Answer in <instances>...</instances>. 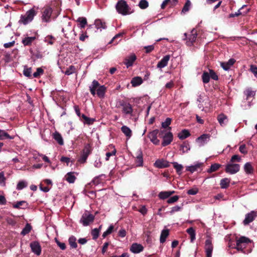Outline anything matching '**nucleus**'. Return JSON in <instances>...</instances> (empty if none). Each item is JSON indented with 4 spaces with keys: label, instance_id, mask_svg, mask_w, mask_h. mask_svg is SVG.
Masks as SVG:
<instances>
[{
    "label": "nucleus",
    "instance_id": "0eeeda50",
    "mask_svg": "<svg viewBox=\"0 0 257 257\" xmlns=\"http://www.w3.org/2000/svg\"><path fill=\"white\" fill-rule=\"evenodd\" d=\"M239 170L240 165L239 164L229 162L226 165L225 171L227 173L234 174L238 172Z\"/></svg>",
    "mask_w": 257,
    "mask_h": 257
},
{
    "label": "nucleus",
    "instance_id": "13d9d810",
    "mask_svg": "<svg viewBox=\"0 0 257 257\" xmlns=\"http://www.w3.org/2000/svg\"><path fill=\"white\" fill-rule=\"evenodd\" d=\"M190 5H191V2H190V1L187 0V2L185 3V4L182 9V12L183 13L188 12L189 10V7H190Z\"/></svg>",
    "mask_w": 257,
    "mask_h": 257
},
{
    "label": "nucleus",
    "instance_id": "052dcab7",
    "mask_svg": "<svg viewBox=\"0 0 257 257\" xmlns=\"http://www.w3.org/2000/svg\"><path fill=\"white\" fill-rule=\"evenodd\" d=\"M179 196L177 195L174 196L173 197H170L168 199L167 202L169 204L173 203L176 201H177L179 199Z\"/></svg>",
    "mask_w": 257,
    "mask_h": 257
},
{
    "label": "nucleus",
    "instance_id": "a211bd4d",
    "mask_svg": "<svg viewBox=\"0 0 257 257\" xmlns=\"http://www.w3.org/2000/svg\"><path fill=\"white\" fill-rule=\"evenodd\" d=\"M154 166L158 168H164L169 167L170 165L169 162L163 159H158L155 162Z\"/></svg>",
    "mask_w": 257,
    "mask_h": 257
},
{
    "label": "nucleus",
    "instance_id": "79ce46f5",
    "mask_svg": "<svg viewBox=\"0 0 257 257\" xmlns=\"http://www.w3.org/2000/svg\"><path fill=\"white\" fill-rule=\"evenodd\" d=\"M76 238L74 236H71L68 239L69 243L72 248H76L77 247V244L76 242Z\"/></svg>",
    "mask_w": 257,
    "mask_h": 257
},
{
    "label": "nucleus",
    "instance_id": "f8f14e48",
    "mask_svg": "<svg viewBox=\"0 0 257 257\" xmlns=\"http://www.w3.org/2000/svg\"><path fill=\"white\" fill-rule=\"evenodd\" d=\"M205 248L206 257H212L213 247L210 239H208L206 240Z\"/></svg>",
    "mask_w": 257,
    "mask_h": 257
},
{
    "label": "nucleus",
    "instance_id": "3c124183",
    "mask_svg": "<svg viewBox=\"0 0 257 257\" xmlns=\"http://www.w3.org/2000/svg\"><path fill=\"white\" fill-rule=\"evenodd\" d=\"M44 71L42 68H37V70L33 73V77L35 78H39L41 75L43 74Z\"/></svg>",
    "mask_w": 257,
    "mask_h": 257
},
{
    "label": "nucleus",
    "instance_id": "9d476101",
    "mask_svg": "<svg viewBox=\"0 0 257 257\" xmlns=\"http://www.w3.org/2000/svg\"><path fill=\"white\" fill-rule=\"evenodd\" d=\"M137 59V56L134 53L126 56L123 61V63L126 65L127 68L132 66L134 62Z\"/></svg>",
    "mask_w": 257,
    "mask_h": 257
},
{
    "label": "nucleus",
    "instance_id": "9b49d317",
    "mask_svg": "<svg viewBox=\"0 0 257 257\" xmlns=\"http://www.w3.org/2000/svg\"><path fill=\"white\" fill-rule=\"evenodd\" d=\"M32 251L37 255H40L41 253L42 248L38 241H33L30 243Z\"/></svg>",
    "mask_w": 257,
    "mask_h": 257
},
{
    "label": "nucleus",
    "instance_id": "20e7f679",
    "mask_svg": "<svg viewBox=\"0 0 257 257\" xmlns=\"http://www.w3.org/2000/svg\"><path fill=\"white\" fill-rule=\"evenodd\" d=\"M92 150L91 143L85 144L84 148L81 152L80 157L78 159V162L81 164L85 163L89 155L91 154Z\"/></svg>",
    "mask_w": 257,
    "mask_h": 257
},
{
    "label": "nucleus",
    "instance_id": "6e6552de",
    "mask_svg": "<svg viewBox=\"0 0 257 257\" xmlns=\"http://www.w3.org/2000/svg\"><path fill=\"white\" fill-rule=\"evenodd\" d=\"M94 219V216L93 215L86 212L82 215L80 219V222L84 226H87L90 222H92Z\"/></svg>",
    "mask_w": 257,
    "mask_h": 257
},
{
    "label": "nucleus",
    "instance_id": "39448f33",
    "mask_svg": "<svg viewBox=\"0 0 257 257\" xmlns=\"http://www.w3.org/2000/svg\"><path fill=\"white\" fill-rule=\"evenodd\" d=\"M115 8L117 12L122 15H126L130 14L131 8L124 0L118 1L115 6Z\"/></svg>",
    "mask_w": 257,
    "mask_h": 257
},
{
    "label": "nucleus",
    "instance_id": "49530a36",
    "mask_svg": "<svg viewBox=\"0 0 257 257\" xmlns=\"http://www.w3.org/2000/svg\"><path fill=\"white\" fill-rule=\"evenodd\" d=\"M238 243H241L242 244H248V243L251 242V240L247 237L245 236H241L238 239H237Z\"/></svg>",
    "mask_w": 257,
    "mask_h": 257
},
{
    "label": "nucleus",
    "instance_id": "bb28decb",
    "mask_svg": "<svg viewBox=\"0 0 257 257\" xmlns=\"http://www.w3.org/2000/svg\"><path fill=\"white\" fill-rule=\"evenodd\" d=\"M217 119L221 126L226 125L227 122V117L223 113L218 115Z\"/></svg>",
    "mask_w": 257,
    "mask_h": 257
},
{
    "label": "nucleus",
    "instance_id": "5701e85b",
    "mask_svg": "<svg viewBox=\"0 0 257 257\" xmlns=\"http://www.w3.org/2000/svg\"><path fill=\"white\" fill-rule=\"evenodd\" d=\"M93 28L96 29H106V26L105 22H102L101 20L97 19L95 21L94 25H93Z\"/></svg>",
    "mask_w": 257,
    "mask_h": 257
},
{
    "label": "nucleus",
    "instance_id": "6ab92c4d",
    "mask_svg": "<svg viewBox=\"0 0 257 257\" xmlns=\"http://www.w3.org/2000/svg\"><path fill=\"white\" fill-rule=\"evenodd\" d=\"M170 56L167 55L165 56L157 64V67L159 68H162L165 67L168 65V62L170 60Z\"/></svg>",
    "mask_w": 257,
    "mask_h": 257
},
{
    "label": "nucleus",
    "instance_id": "338daca9",
    "mask_svg": "<svg viewBox=\"0 0 257 257\" xmlns=\"http://www.w3.org/2000/svg\"><path fill=\"white\" fill-rule=\"evenodd\" d=\"M198 192V189L197 188H192L188 190L187 194L189 195H196Z\"/></svg>",
    "mask_w": 257,
    "mask_h": 257
},
{
    "label": "nucleus",
    "instance_id": "393cba45",
    "mask_svg": "<svg viewBox=\"0 0 257 257\" xmlns=\"http://www.w3.org/2000/svg\"><path fill=\"white\" fill-rule=\"evenodd\" d=\"M169 235V230L168 229H163L161 233L160 241L161 243H163L166 241V238Z\"/></svg>",
    "mask_w": 257,
    "mask_h": 257
},
{
    "label": "nucleus",
    "instance_id": "e2e57ef3",
    "mask_svg": "<svg viewBox=\"0 0 257 257\" xmlns=\"http://www.w3.org/2000/svg\"><path fill=\"white\" fill-rule=\"evenodd\" d=\"M182 208V205L181 206L177 205L174 206L172 208L171 210L170 211V213L171 214L174 213V212H178L180 211Z\"/></svg>",
    "mask_w": 257,
    "mask_h": 257
},
{
    "label": "nucleus",
    "instance_id": "864d4df0",
    "mask_svg": "<svg viewBox=\"0 0 257 257\" xmlns=\"http://www.w3.org/2000/svg\"><path fill=\"white\" fill-rule=\"evenodd\" d=\"M139 7L141 9H145L149 6V3L146 0H141L139 4Z\"/></svg>",
    "mask_w": 257,
    "mask_h": 257
},
{
    "label": "nucleus",
    "instance_id": "473e14b6",
    "mask_svg": "<svg viewBox=\"0 0 257 257\" xmlns=\"http://www.w3.org/2000/svg\"><path fill=\"white\" fill-rule=\"evenodd\" d=\"M203 165V163H198L195 165H192L191 166H188L186 168V170L189 171L191 173H193L195 171H197V169L200 168Z\"/></svg>",
    "mask_w": 257,
    "mask_h": 257
},
{
    "label": "nucleus",
    "instance_id": "f3484780",
    "mask_svg": "<svg viewBox=\"0 0 257 257\" xmlns=\"http://www.w3.org/2000/svg\"><path fill=\"white\" fill-rule=\"evenodd\" d=\"M144 249L143 246L137 243H134L130 247V250L134 253H139Z\"/></svg>",
    "mask_w": 257,
    "mask_h": 257
},
{
    "label": "nucleus",
    "instance_id": "f03ea898",
    "mask_svg": "<svg viewBox=\"0 0 257 257\" xmlns=\"http://www.w3.org/2000/svg\"><path fill=\"white\" fill-rule=\"evenodd\" d=\"M58 13V10L55 11L50 6L44 7L42 10L43 21L47 23L50 22L51 16L55 15L54 17V18H56L57 16Z\"/></svg>",
    "mask_w": 257,
    "mask_h": 257
},
{
    "label": "nucleus",
    "instance_id": "7c9ffc66",
    "mask_svg": "<svg viewBox=\"0 0 257 257\" xmlns=\"http://www.w3.org/2000/svg\"><path fill=\"white\" fill-rule=\"evenodd\" d=\"M143 83V79L141 77L137 76L134 77L131 80V83L134 87L138 86Z\"/></svg>",
    "mask_w": 257,
    "mask_h": 257
},
{
    "label": "nucleus",
    "instance_id": "4c0bfd02",
    "mask_svg": "<svg viewBox=\"0 0 257 257\" xmlns=\"http://www.w3.org/2000/svg\"><path fill=\"white\" fill-rule=\"evenodd\" d=\"M14 137L10 136L7 132L4 130H0V140L4 139H13Z\"/></svg>",
    "mask_w": 257,
    "mask_h": 257
},
{
    "label": "nucleus",
    "instance_id": "72a5a7b5",
    "mask_svg": "<svg viewBox=\"0 0 257 257\" xmlns=\"http://www.w3.org/2000/svg\"><path fill=\"white\" fill-rule=\"evenodd\" d=\"M81 117L82 118L81 119V120L83 121L84 123H86L89 125L92 124L95 121L94 118L88 117L84 114H82Z\"/></svg>",
    "mask_w": 257,
    "mask_h": 257
},
{
    "label": "nucleus",
    "instance_id": "603ef678",
    "mask_svg": "<svg viewBox=\"0 0 257 257\" xmlns=\"http://www.w3.org/2000/svg\"><path fill=\"white\" fill-rule=\"evenodd\" d=\"M27 186V183L24 181L19 182L17 185V189L18 190H22Z\"/></svg>",
    "mask_w": 257,
    "mask_h": 257
},
{
    "label": "nucleus",
    "instance_id": "412c9836",
    "mask_svg": "<svg viewBox=\"0 0 257 257\" xmlns=\"http://www.w3.org/2000/svg\"><path fill=\"white\" fill-rule=\"evenodd\" d=\"M53 138L61 146L64 145V141L61 135L57 131L52 134Z\"/></svg>",
    "mask_w": 257,
    "mask_h": 257
},
{
    "label": "nucleus",
    "instance_id": "c85d7f7f",
    "mask_svg": "<svg viewBox=\"0 0 257 257\" xmlns=\"http://www.w3.org/2000/svg\"><path fill=\"white\" fill-rule=\"evenodd\" d=\"M120 129L126 137L130 138L132 137V131L126 125H123Z\"/></svg>",
    "mask_w": 257,
    "mask_h": 257
},
{
    "label": "nucleus",
    "instance_id": "de8ad7c7",
    "mask_svg": "<svg viewBox=\"0 0 257 257\" xmlns=\"http://www.w3.org/2000/svg\"><path fill=\"white\" fill-rule=\"evenodd\" d=\"M76 68L74 66L71 65L68 68H67L65 72V74L67 75H70L73 73L76 72Z\"/></svg>",
    "mask_w": 257,
    "mask_h": 257
},
{
    "label": "nucleus",
    "instance_id": "5fc2aeb1",
    "mask_svg": "<svg viewBox=\"0 0 257 257\" xmlns=\"http://www.w3.org/2000/svg\"><path fill=\"white\" fill-rule=\"evenodd\" d=\"M241 160V157L238 155H234L232 156L230 160V163L240 162Z\"/></svg>",
    "mask_w": 257,
    "mask_h": 257
},
{
    "label": "nucleus",
    "instance_id": "774afa93",
    "mask_svg": "<svg viewBox=\"0 0 257 257\" xmlns=\"http://www.w3.org/2000/svg\"><path fill=\"white\" fill-rule=\"evenodd\" d=\"M56 242L57 243V244L58 245V246L62 249V250H64L66 249V245L65 244V243L64 242H61L60 241H59L58 240H57V239H56Z\"/></svg>",
    "mask_w": 257,
    "mask_h": 257
},
{
    "label": "nucleus",
    "instance_id": "4be33fe9",
    "mask_svg": "<svg viewBox=\"0 0 257 257\" xmlns=\"http://www.w3.org/2000/svg\"><path fill=\"white\" fill-rule=\"evenodd\" d=\"M137 157L136 158V164L137 167L143 166V154L141 151H139L138 153Z\"/></svg>",
    "mask_w": 257,
    "mask_h": 257
},
{
    "label": "nucleus",
    "instance_id": "8fccbe9b",
    "mask_svg": "<svg viewBox=\"0 0 257 257\" xmlns=\"http://www.w3.org/2000/svg\"><path fill=\"white\" fill-rule=\"evenodd\" d=\"M99 232H100V229H97V228H94L92 230L91 234L92 236L93 239L95 240L98 237L99 235Z\"/></svg>",
    "mask_w": 257,
    "mask_h": 257
},
{
    "label": "nucleus",
    "instance_id": "6e6d98bb",
    "mask_svg": "<svg viewBox=\"0 0 257 257\" xmlns=\"http://www.w3.org/2000/svg\"><path fill=\"white\" fill-rule=\"evenodd\" d=\"M209 75L210 76V78L214 80H217L218 79V75L216 74V73L215 72V71L212 69H209Z\"/></svg>",
    "mask_w": 257,
    "mask_h": 257
},
{
    "label": "nucleus",
    "instance_id": "0e129e2a",
    "mask_svg": "<svg viewBox=\"0 0 257 257\" xmlns=\"http://www.w3.org/2000/svg\"><path fill=\"white\" fill-rule=\"evenodd\" d=\"M209 138V136L208 135L203 134L198 137L197 140V141L200 142H204L207 138Z\"/></svg>",
    "mask_w": 257,
    "mask_h": 257
},
{
    "label": "nucleus",
    "instance_id": "58836bf2",
    "mask_svg": "<svg viewBox=\"0 0 257 257\" xmlns=\"http://www.w3.org/2000/svg\"><path fill=\"white\" fill-rule=\"evenodd\" d=\"M244 171L247 174H252L253 172V168L250 163H246L244 166Z\"/></svg>",
    "mask_w": 257,
    "mask_h": 257
},
{
    "label": "nucleus",
    "instance_id": "aec40b11",
    "mask_svg": "<svg viewBox=\"0 0 257 257\" xmlns=\"http://www.w3.org/2000/svg\"><path fill=\"white\" fill-rule=\"evenodd\" d=\"M235 62V60L234 59H230L226 62H221L220 64L222 68L225 70H228L230 69L231 66H232L234 63Z\"/></svg>",
    "mask_w": 257,
    "mask_h": 257
},
{
    "label": "nucleus",
    "instance_id": "2eb2a0df",
    "mask_svg": "<svg viewBox=\"0 0 257 257\" xmlns=\"http://www.w3.org/2000/svg\"><path fill=\"white\" fill-rule=\"evenodd\" d=\"M256 216V212L253 211L246 214L245 219L243 221L244 225H247L251 222L253 221Z\"/></svg>",
    "mask_w": 257,
    "mask_h": 257
},
{
    "label": "nucleus",
    "instance_id": "680f3d73",
    "mask_svg": "<svg viewBox=\"0 0 257 257\" xmlns=\"http://www.w3.org/2000/svg\"><path fill=\"white\" fill-rule=\"evenodd\" d=\"M250 70L254 74V76L257 78V66L254 65H251Z\"/></svg>",
    "mask_w": 257,
    "mask_h": 257
},
{
    "label": "nucleus",
    "instance_id": "4d7b16f0",
    "mask_svg": "<svg viewBox=\"0 0 257 257\" xmlns=\"http://www.w3.org/2000/svg\"><path fill=\"white\" fill-rule=\"evenodd\" d=\"M171 120H171V119L170 118H169V117L167 118L166 119L165 121L162 123V127H163L164 128H166L167 127H168L169 125L171 123Z\"/></svg>",
    "mask_w": 257,
    "mask_h": 257
},
{
    "label": "nucleus",
    "instance_id": "4468645a",
    "mask_svg": "<svg viewBox=\"0 0 257 257\" xmlns=\"http://www.w3.org/2000/svg\"><path fill=\"white\" fill-rule=\"evenodd\" d=\"M158 133L159 130H155L150 132L148 135V137L150 138L151 141L156 145H159L160 143V141L157 139V135Z\"/></svg>",
    "mask_w": 257,
    "mask_h": 257
},
{
    "label": "nucleus",
    "instance_id": "1a4fd4ad",
    "mask_svg": "<svg viewBox=\"0 0 257 257\" xmlns=\"http://www.w3.org/2000/svg\"><path fill=\"white\" fill-rule=\"evenodd\" d=\"M122 107V111L125 115H130L133 116V109L132 105L130 103L123 102L120 103Z\"/></svg>",
    "mask_w": 257,
    "mask_h": 257
},
{
    "label": "nucleus",
    "instance_id": "b1692460",
    "mask_svg": "<svg viewBox=\"0 0 257 257\" xmlns=\"http://www.w3.org/2000/svg\"><path fill=\"white\" fill-rule=\"evenodd\" d=\"M175 193L174 191H162L159 193L158 196L161 199H165Z\"/></svg>",
    "mask_w": 257,
    "mask_h": 257
},
{
    "label": "nucleus",
    "instance_id": "a18cd8bd",
    "mask_svg": "<svg viewBox=\"0 0 257 257\" xmlns=\"http://www.w3.org/2000/svg\"><path fill=\"white\" fill-rule=\"evenodd\" d=\"M174 168L176 169V172L178 174L180 175L182 174V170L183 168V167L182 165L179 164L177 162L172 163Z\"/></svg>",
    "mask_w": 257,
    "mask_h": 257
},
{
    "label": "nucleus",
    "instance_id": "a19ab883",
    "mask_svg": "<svg viewBox=\"0 0 257 257\" xmlns=\"http://www.w3.org/2000/svg\"><path fill=\"white\" fill-rule=\"evenodd\" d=\"M190 146L187 141L184 142L180 146V150L182 151L183 153L187 152L190 150Z\"/></svg>",
    "mask_w": 257,
    "mask_h": 257
},
{
    "label": "nucleus",
    "instance_id": "09e8293b",
    "mask_svg": "<svg viewBox=\"0 0 257 257\" xmlns=\"http://www.w3.org/2000/svg\"><path fill=\"white\" fill-rule=\"evenodd\" d=\"M30 52L32 56L36 59H41L43 57L42 53L38 50L34 52L30 50Z\"/></svg>",
    "mask_w": 257,
    "mask_h": 257
},
{
    "label": "nucleus",
    "instance_id": "c9c22d12",
    "mask_svg": "<svg viewBox=\"0 0 257 257\" xmlns=\"http://www.w3.org/2000/svg\"><path fill=\"white\" fill-rule=\"evenodd\" d=\"M221 165L218 163H214L211 165L209 169H208L207 171V172L208 173H211L217 171L220 167Z\"/></svg>",
    "mask_w": 257,
    "mask_h": 257
},
{
    "label": "nucleus",
    "instance_id": "a878e982",
    "mask_svg": "<svg viewBox=\"0 0 257 257\" xmlns=\"http://www.w3.org/2000/svg\"><path fill=\"white\" fill-rule=\"evenodd\" d=\"M36 39V37H27L23 39L22 43L24 46H31L34 41Z\"/></svg>",
    "mask_w": 257,
    "mask_h": 257
},
{
    "label": "nucleus",
    "instance_id": "c03bdc74",
    "mask_svg": "<svg viewBox=\"0 0 257 257\" xmlns=\"http://www.w3.org/2000/svg\"><path fill=\"white\" fill-rule=\"evenodd\" d=\"M32 229V226L29 223H27L25 227L23 229L21 234L23 235H25L28 234Z\"/></svg>",
    "mask_w": 257,
    "mask_h": 257
},
{
    "label": "nucleus",
    "instance_id": "bf43d9fd",
    "mask_svg": "<svg viewBox=\"0 0 257 257\" xmlns=\"http://www.w3.org/2000/svg\"><path fill=\"white\" fill-rule=\"evenodd\" d=\"M23 73L25 76L31 77L32 76V68L31 67L25 68L23 71Z\"/></svg>",
    "mask_w": 257,
    "mask_h": 257
},
{
    "label": "nucleus",
    "instance_id": "dca6fc26",
    "mask_svg": "<svg viewBox=\"0 0 257 257\" xmlns=\"http://www.w3.org/2000/svg\"><path fill=\"white\" fill-rule=\"evenodd\" d=\"M173 136L172 133L168 132L163 136V140L162 143V145L163 147L169 145L173 140Z\"/></svg>",
    "mask_w": 257,
    "mask_h": 257
},
{
    "label": "nucleus",
    "instance_id": "c756f323",
    "mask_svg": "<svg viewBox=\"0 0 257 257\" xmlns=\"http://www.w3.org/2000/svg\"><path fill=\"white\" fill-rule=\"evenodd\" d=\"M190 135L191 134L190 132L187 130L184 129L178 134V137L180 140H184L189 137Z\"/></svg>",
    "mask_w": 257,
    "mask_h": 257
},
{
    "label": "nucleus",
    "instance_id": "e433bc0d",
    "mask_svg": "<svg viewBox=\"0 0 257 257\" xmlns=\"http://www.w3.org/2000/svg\"><path fill=\"white\" fill-rule=\"evenodd\" d=\"M186 231L190 235L191 242H193L196 238V233L193 227H190L186 230Z\"/></svg>",
    "mask_w": 257,
    "mask_h": 257
},
{
    "label": "nucleus",
    "instance_id": "ddd939ff",
    "mask_svg": "<svg viewBox=\"0 0 257 257\" xmlns=\"http://www.w3.org/2000/svg\"><path fill=\"white\" fill-rule=\"evenodd\" d=\"M198 107L202 110H204V107H208L210 105L209 100L208 98L203 99L201 96H199L197 99Z\"/></svg>",
    "mask_w": 257,
    "mask_h": 257
},
{
    "label": "nucleus",
    "instance_id": "2f4dec72",
    "mask_svg": "<svg viewBox=\"0 0 257 257\" xmlns=\"http://www.w3.org/2000/svg\"><path fill=\"white\" fill-rule=\"evenodd\" d=\"M74 173V172H69L65 176L66 180L69 183H74L76 179Z\"/></svg>",
    "mask_w": 257,
    "mask_h": 257
},
{
    "label": "nucleus",
    "instance_id": "f257e3e1",
    "mask_svg": "<svg viewBox=\"0 0 257 257\" xmlns=\"http://www.w3.org/2000/svg\"><path fill=\"white\" fill-rule=\"evenodd\" d=\"M106 88L104 85H100L99 83L96 80H94L92 84L89 86V90L93 96L97 94V96L103 98L104 97Z\"/></svg>",
    "mask_w": 257,
    "mask_h": 257
},
{
    "label": "nucleus",
    "instance_id": "423d86ee",
    "mask_svg": "<svg viewBox=\"0 0 257 257\" xmlns=\"http://www.w3.org/2000/svg\"><path fill=\"white\" fill-rule=\"evenodd\" d=\"M184 36L185 38L183 39L186 41V44L188 46H191L193 45L194 43L197 39V30L195 29H193L190 31L189 33H184Z\"/></svg>",
    "mask_w": 257,
    "mask_h": 257
},
{
    "label": "nucleus",
    "instance_id": "cd10ccee",
    "mask_svg": "<svg viewBox=\"0 0 257 257\" xmlns=\"http://www.w3.org/2000/svg\"><path fill=\"white\" fill-rule=\"evenodd\" d=\"M230 180L229 178H225L220 180V185L221 189L227 188L230 184Z\"/></svg>",
    "mask_w": 257,
    "mask_h": 257
},
{
    "label": "nucleus",
    "instance_id": "ea45409f",
    "mask_svg": "<svg viewBox=\"0 0 257 257\" xmlns=\"http://www.w3.org/2000/svg\"><path fill=\"white\" fill-rule=\"evenodd\" d=\"M91 29H93V25H89L86 29V32L84 34H82L79 37V40L81 41H84L86 38L88 36L86 35L87 32H89Z\"/></svg>",
    "mask_w": 257,
    "mask_h": 257
},
{
    "label": "nucleus",
    "instance_id": "f704fd0d",
    "mask_svg": "<svg viewBox=\"0 0 257 257\" xmlns=\"http://www.w3.org/2000/svg\"><path fill=\"white\" fill-rule=\"evenodd\" d=\"M77 22L79 23V27L80 29H83L87 25V22L86 18L84 17H79L77 20Z\"/></svg>",
    "mask_w": 257,
    "mask_h": 257
},
{
    "label": "nucleus",
    "instance_id": "7ed1b4c3",
    "mask_svg": "<svg viewBox=\"0 0 257 257\" xmlns=\"http://www.w3.org/2000/svg\"><path fill=\"white\" fill-rule=\"evenodd\" d=\"M36 14V11L34 9H31L28 11L25 15H21L19 23L24 25H27L33 21Z\"/></svg>",
    "mask_w": 257,
    "mask_h": 257
},
{
    "label": "nucleus",
    "instance_id": "69168bd1",
    "mask_svg": "<svg viewBox=\"0 0 257 257\" xmlns=\"http://www.w3.org/2000/svg\"><path fill=\"white\" fill-rule=\"evenodd\" d=\"M240 152L243 154H246L247 151L246 150V146L244 144L241 145L239 148Z\"/></svg>",
    "mask_w": 257,
    "mask_h": 257
},
{
    "label": "nucleus",
    "instance_id": "37998d69",
    "mask_svg": "<svg viewBox=\"0 0 257 257\" xmlns=\"http://www.w3.org/2000/svg\"><path fill=\"white\" fill-rule=\"evenodd\" d=\"M210 79V76L208 72L204 71L202 75V79L204 83H208Z\"/></svg>",
    "mask_w": 257,
    "mask_h": 257
}]
</instances>
